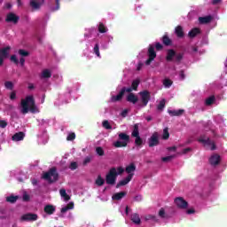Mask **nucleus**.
Listing matches in <instances>:
<instances>
[{"instance_id":"79ce46f5","label":"nucleus","mask_w":227,"mask_h":227,"mask_svg":"<svg viewBox=\"0 0 227 227\" xmlns=\"http://www.w3.org/2000/svg\"><path fill=\"white\" fill-rule=\"evenodd\" d=\"M162 139H169V131H168V128H165L163 129Z\"/></svg>"},{"instance_id":"9b49d317","label":"nucleus","mask_w":227,"mask_h":227,"mask_svg":"<svg viewBox=\"0 0 227 227\" xmlns=\"http://www.w3.org/2000/svg\"><path fill=\"white\" fill-rule=\"evenodd\" d=\"M148 57L149 59L145 61V65H150L152 61L157 58V53H155V48L153 45H150L149 50H148Z\"/></svg>"},{"instance_id":"f257e3e1","label":"nucleus","mask_w":227,"mask_h":227,"mask_svg":"<svg viewBox=\"0 0 227 227\" xmlns=\"http://www.w3.org/2000/svg\"><path fill=\"white\" fill-rule=\"evenodd\" d=\"M21 113L27 114V113H38V107L35 104V98L33 96H27L26 98L21 100Z\"/></svg>"},{"instance_id":"4468645a","label":"nucleus","mask_w":227,"mask_h":227,"mask_svg":"<svg viewBox=\"0 0 227 227\" xmlns=\"http://www.w3.org/2000/svg\"><path fill=\"white\" fill-rule=\"evenodd\" d=\"M24 137H26V133L20 131L12 137V140L15 143H19V141H24Z\"/></svg>"},{"instance_id":"3c124183","label":"nucleus","mask_w":227,"mask_h":227,"mask_svg":"<svg viewBox=\"0 0 227 227\" xmlns=\"http://www.w3.org/2000/svg\"><path fill=\"white\" fill-rule=\"evenodd\" d=\"M183 58H184L183 53H178V54L176 53V57H175L176 61H182Z\"/></svg>"},{"instance_id":"6e6d98bb","label":"nucleus","mask_w":227,"mask_h":227,"mask_svg":"<svg viewBox=\"0 0 227 227\" xmlns=\"http://www.w3.org/2000/svg\"><path fill=\"white\" fill-rule=\"evenodd\" d=\"M7 125H8V122H6V121L0 120V128L1 129H6Z\"/></svg>"},{"instance_id":"ddd939ff","label":"nucleus","mask_w":227,"mask_h":227,"mask_svg":"<svg viewBox=\"0 0 227 227\" xmlns=\"http://www.w3.org/2000/svg\"><path fill=\"white\" fill-rule=\"evenodd\" d=\"M139 95L141 97V101L144 104V107L148 106V102L150 101V92L144 90L139 92Z\"/></svg>"},{"instance_id":"13d9d810","label":"nucleus","mask_w":227,"mask_h":227,"mask_svg":"<svg viewBox=\"0 0 227 227\" xmlns=\"http://www.w3.org/2000/svg\"><path fill=\"white\" fill-rule=\"evenodd\" d=\"M56 7L51 8V12H58L59 10V0H56Z\"/></svg>"},{"instance_id":"2eb2a0df","label":"nucleus","mask_w":227,"mask_h":227,"mask_svg":"<svg viewBox=\"0 0 227 227\" xmlns=\"http://www.w3.org/2000/svg\"><path fill=\"white\" fill-rule=\"evenodd\" d=\"M157 145H159V134L154 133L149 138V146L152 148L153 146H157Z\"/></svg>"},{"instance_id":"58836bf2","label":"nucleus","mask_w":227,"mask_h":227,"mask_svg":"<svg viewBox=\"0 0 227 227\" xmlns=\"http://www.w3.org/2000/svg\"><path fill=\"white\" fill-rule=\"evenodd\" d=\"M17 200H19L18 196H9L6 198V201H8L9 203H15Z\"/></svg>"},{"instance_id":"4d7b16f0","label":"nucleus","mask_w":227,"mask_h":227,"mask_svg":"<svg viewBox=\"0 0 227 227\" xmlns=\"http://www.w3.org/2000/svg\"><path fill=\"white\" fill-rule=\"evenodd\" d=\"M173 160V156H167V157L161 158V160L163 162H169V160Z\"/></svg>"},{"instance_id":"37998d69","label":"nucleus","mask_w":227,"mask_h":227,"mask_svg":"<svg viewBox=\"0 0 227 227\" xmlns=\"http://www.w3.org/2000/svg\"><path fill=\"white\" fill-rule=\"evenodd\" d=\"M102 125H103L104 129H106V130H111V129H113L111 124H109V121H104Z\"/></svg>"},{"instance_id":"e2e57ef3","label":"nucleus","mask_w":227,"mask_h":227,"mask_svg":"<svg viewBox=\"0 0 227 227\" xmlns=\"http://www.w3.org/2000/svg\"><path fill=\"white\" fill-rule=\"evenodd\" d=\"M10 98L11 100H15V98H17V94L15 93V91L11 93Z\"/></svg>"},{"instance_id":"72a5a7b5","label":"nucleus","mask_w":227,"mask_h":227,"mask_svg":"<svg viewBox=\"0 0 227 227\" xmlns=\"http://www.w3.org/2000/svg\"><path fill=\"white\" fill-rule=\"evenodd\" d=\"M215 102V97L210 96L209 98H206L205 106H212Z\"/></svg>"},{"instance_id":"7c9ffc66","label":"nucleus","mask_w":227,"mask_h":227,"mask_svg":"<svg viewBox=\"0 0 227 227\" xmlns=\"http://www.w3.org/2000/svg\"><path fill=\"white\" fill-rule=\"evenodd\" d=\"M68 210H74V202H70L69 204H67V206H64L61 208V213L65 214L66 212H68Z\"/></svg>"},{"instance_id":"f3484780","label":"nucleus","mask_w":227,"mask_h":227,"mask_svg":"<svg viewBox=\"0 0 227 227\" xmlns=\"http://www.w3.org/2000/svg\"><path fill=\"white\" fill-rule=\"evenodd\" d=\"M19 16H17L15 13L11 12L7 14L6 17V22H13V24H17L19 22Z\"/></svg>"},{"instance_id":"aec40b11","label":"nucleus","mask_w":227,"mask_h":227,"mask_svg":"<svg viewBox=\"0 0 227 227\" xmlns=\"http://www.w3.org/2000/svg\"><path fill=\"white\" fill-rule=\"evenodd\" d=\"M221 161V156L218 154L212 155L209 159V162L212 166H217L219 162Z\"/></svg>"},{"instance_id":"473e14b6","label":"nucleus","mask_w":227,"mask_h":227,"mask_svg":"<svg viewBox=\"0 0 227 227\" xmlns=\"http://www.w3.org/2000/svg\"><path fill=\"white\" fill-rule=\"evenodd\" d=\"M159 217H160V219H168V217H169L168 215V214H166V210L164 209V207H161L158 213Z\"/></svg>"},{"instance_id":"393cba45","label":"nucleus","mask_w":227,"mask_h":227,"mask_svg":"<svg viewBox=\"0 0 227 227\" xmlns=\"http://www.w3.org/2000/svg\"><path fill=\"white\" fill-rule=\"evenodd\" d=\"M52 75V73L49 69H43L41 74V79H50Z\"/></svg>"},{"instance_id":"4c0bfd02","label":"nucleus","mask_w":227,"mask_h":227,"mask_svg":"<svg viewBox=\"0 0 227 227\" xmlns=\"http://www.w3.org/2000/svg\"><path fill=\"white\" fill-rule=\"evenodd\" d=\"M105 182L106 181L104 180V178H102V176H98L96 180V185H98L99 187H101V185H104Z\"/></svg>"},{"instance_id":"f704fd0d","label":"nucleus","mask_w":227,"mask_h":227,"mask_svg":"<svg viewBox=\"0 0 227 227\" xmlns=\"http://www.w3.org/2000/svg\"><path fill=\"white\" fill-rule=\"evenodd\" d=\"M184 113V110H168L170 116H180Z\"/></svg>"},{"instance_id":"423d86ee","label":"nucleus","mask_w":227,"mask_h":227,"mask_svg":"<svg viewBox=\"0 0 227 227\" xmlns=\"http://www.w3.org/2000/svg\"><path fill=\"white\" fill-rule=\"evenodd\" d=\"M58 172L56 171V168H51L48 172H45L43 175V180H46V182H49V184H52L53 182H57L58 180Z\"/></svg>"},{"instance_id":"e433bc0d","label":"nucleus","mask_w":227,"mask_h":227,"mask_svg":"<svg viewBox=\"0 0 227 227\" xmlns=\"http://www.w3.org/2000/svg\"><path fill=\"white\" fill-rule=\"evenodd\" d=\"M215 121H216V123H219L222 126L224 125V120L223 119V116H221V115L215 116Z\"/></svg>"},{"instance_id":"774afa93","label":"nucleus","mask_w":227,"mask_h":227,"mask_svg":"<svg viewBox=\"0 0 227 227\" xmlns=\"http://www.w3.org/2000/svg\"><path fill=\"white\" fill-rule=\"evenodd\" d=\"M91 158L90 157H86L85 160H83V164H88L89 162H90Z\"/></svg>"},{"instance_id":"8fccbe9b","label":"nucleus","mask_w":227,"mask_h":227,"mask_svg":"<svg viewBox=\"0 0 227 227\" xmlns=\"http://www.w3.org/2000/svg\"><path fill=\"white\" fill-rule=\"evenodd\" d=\"M67 139V141H74V139H75V133H69Z\"/></svg>"},{"instance_id":"cd10ccee","label":"nucleus","mask_w":227,"mask_h":227,"mask_svg":"<svg viewBox=\"0 0 227 227\" xmlns=\"http://www.w3.org/2000/svg\"><path fill=\"white\" fill-rule=\"evenodd\" d=\"M212 21V16H205V17H200L199 22L200 24H208V22Z\"/></svg>"},{"instance_id":"6ab92c4d","label":"nucleus","mask_w":227,"mask_h":227,"mask_svg":"<svg viewBox=\"0 0 227 227\" xmlns=\"http://www.w3.org/2000/svg\"><path fill=\"white\" fill-rule=\"evenodd\" d=\"M128 93L129 94H128V96L126 98V100L128 102H130V104H136L139 100L137 96H136L134 93H132V92H128Z\"/></svg>"},{"instance_id":"0e129e2a","label":"nucleus","mask_w":227,"mask_h":227,"mask_svg":"<svg viewBox=\"0 0 227 227\" xmlns=\"http://www.w3.org/2000/svg\"><path fill=\"white\" fill-rule=\"evenodd\" d=\"M179 79H180L181 81H184V79H185V74H184V71H181V72L179 73Z\"/></svg>"},{"instance_id":"f8f14e48","label":"nucleus","mask_w":227,"mask_h":227,"mask_svg":"<svg viewBox=\"0 0 227 227\" xmlns=\"http://www.w3.org/2000/svg\"><path fill=\"white\" fill-rule=\"evenodd\" d=\"M175 204L177 208H181L182 210H185V208L189 207V204L187 203V201H185V200H184V198L182 197L176 198L175 200Z\"/></svg>"},{"instance_id":"052dcab7","label":"nucleus","mask_w":227,"mask_h":227,"mask_svg":"<svg viewBox=\"0 0 227 227\" xmlns=\"http://www.w3.org/2000/svg\"><path fill=\"white\" fill-rule=\"evenodd\" d=\"M189 152H191V148H185L179 153H181L182 155H185V153H189Z\"/></svg>"},{"instance_id":"c9c22d12","label":"nucleus","mask_w":227,"mask_h":227,"mask_svg":"<svg viewBox=\"0 0 227 227\" xmlns=\"http://www.w3.org/2000/svg\"><path fill=\"white\" fill-rule=\"evenodd\" d=\"M173 84V81H171L170 79L166 78L165 80H163V86L165 88H171Z\"/></svg>"},{"instance_id":"bf43d9fd","label":"nucleus","mask_w":227,"mask_h":227,"mask_svg":"<svg viewBox=\"0 0 227 227\" xmlns=\"http://www.w3.org/2000/svg\"><path fill=\"white\" fill-rule=\"evenodd\" d=\"M186 214H188V215H192L193 214H196V210H194V208H190L186 210Z\"/></svg>"},{"instance_id":"4be33fe9","label":"nucleus","mask_w":227,"mask_h":227,"mask_svg":"<svg viewBox=\"0 0 227 227\" xmlns=\"http://www.w3.org/2000/svg\"><path fill=\"white\" fill-rule=\"evenodd\" d=\"M130 220L132 221V223H134V224H137V226H139V224H141V217H139V215H137V213L132 214Z\"/></svg>"},{"instance_id":"2f4dec72","label":"nucleus","mask_w":227,"mask_h":227,"mask_svg":"<svg viewBox=\"0 0 227 227\" xmlns=\"http://www.w3.org/2000/svg\"><path fill=\"white\" fill-rule=\"evenodd\" d=\"M131 136L133 137H139V124H135L133 131L131 133Z\"/></svg>"},{"instance_id":"864d4df0","label":"nucleus","mask_w":227,"mask_h":227,"mask_svg":"<svg viewBox=\"0 0 227 227\" xmlns=\"http://www.w3.org/2000/svg\"><path fill=\"white\" fill-rule=\"evenodd\" d=\"M96 153H98V155H100L102 157V155H104V149H102V147H97Z\"/></svg>"},{"instance_id":"5fc2aeb1","label":"nucleus","mask_w":227,"mask_h":227,"mask_svg":"<svg viewBox=\"0 0 227 227\" xmlns=\"http://www.w3.org/2000/svg\"><path fill=\"white\" fill-rule=\"evenodd\" d=\"M11 61H12V63H15V65H19V59H17V56L15 55L11 56Z\"/></svg>"},{"instance_id":"49530a36","label":"nucleus","mask_w":227,"mask_h":227,"mask_svg":"<svg viewBox=\"0 0 227 227\" xmlns=\"http://www.w3.org/2000/svg\"><path fill=\"white\" fill-rule=\"evenodd\" d=\"M163 43L165 45H171V39H169V37L164 35L163 36Z\"/></svg>"},{"instance_id":"a18cd8bd","label":"nucleus","mask_w":227,"mask_h":227,"mask_svg":"<svg viewBox=\"0 0 227 227\" xmlns=\"http://www.w3.org/2000/svg\"><path fill=\"white\" fill-rule=\"evenodd\" d=\"M4 86L6 90H13V82H5Z\"/></svg>"},{"instance_id":"412c9836","label":"nucleus","mask_w":227,"mask_h":227,"mask_svg":"<svg viewBox=\"0 0 227 227\" xmlns=\"http://www.w3.org/2000/svg\"><path fill=\"white\" fill-rule=\"evenodd\" d=\"M67 90L68 93L60 96V100H62L63 104H68V102H70V93H72V89H67Z\"/></svg>"},{"instance_id":"680f3d73","label":"nucleus","mask_w":227,"mask_h":227,"mask_svg":"<svg viewBox=\"0 0 227 227\" xmlns=\"http://www.w3.org/2000/svg\"><path fill=\"white\" fill-rule=\"evenodd\" d=\"M123 209L125 210V212H124L125 215H129V211L130 210V209H129V207L126 206L124 207H121V210H123Z\"/></svg>"},{"instance_id":"09e8293b","label":"nucleus","mask_w":227,"mask_h":227,"mask_svg":"<svg viewBox=\"0 0 227 227\" xmlns=\"http://www.w3.org/2000/svg\"><path fill=\"white\" fill-rule=\"evenodd\" d=\"M136 137L135 144L137 146H140V145H143V139H141V137Z\"/></svg>"},{"instance_id":"b1692460","label":"nucleus","mask_w":227,"mask_h":227,"mask_svg":"<svg viewBox=\"0 0 227 227\" xmlns=\"http://www.w3.org/2000/svg\"><path fill=\"white\" fill-rule=\"evenodd\" d=\"M127 196V192H120L113 195L112 199L115 200L116 201H119V200H121L122 198H125Z\"/></svg>"},{"instance_id":"1a4fd4ad","label":"nucleus","mask_w":227,"mask_h":227,"mask_svg":"<svg viewBox=\"0 0 227 227\" xmlns=\"http://www.w3.org/2000/svg\"><path fill=\"white\" fill-rule=\"evenodd\" d=\"M91 46H92V50H91L92 54H94L96 58H98V59H101L102 55H100V43H98V41H94Z\"/></svg>"},{"instance_id":"9d476101","label":"nucleus","mask_w":227,"mask_h":227,"mask_svg":"<svg viewBox=\"0 0 227 227\" xmlns=\"http://www.w3.org/2000/svg\"><path fill=\"white\" fill-rule=\"evenodd\" d=\"M10 49H12L10 46L0 49V67L3 65L4 59L10 56Z\"/></svg>"},{"instance_id":"0eeeda50","label":"nucleus","mask_w":227,"mask_h":227,"mask_svg":"<svg viewBox=\"0 0 227 227\" xmlns=\"http://www.w3.org/2000/svg\"><path fill=\"white\" fill-rule=\"evenodd\" d=\"M199 143H202V145H204V146H207V148H208L209 150H215V144L214 143V141L210 140V138L207 137H200Z\"/></svg>"},{"instance_id":"69168bd1","label":"nucleus","mask_w":227,"mask_h":227,"mask_svg":"<svg viewBox=\"0 0 227 227\" xmlns=\"http://www.w3.org/2000/svg\"><path fill=\"white\" fill-rule=\"evenodd\" d=\"M155 47H156V50H157V51H161V49H162V44H160V43H157L155 44Z\"/></svg>"},{"instance_id":"bb28decb","label":"nucleus","mask_w":227,"mask_h":227,"mask_svg":"<svg viewBox=\"0 0 227 227\" xmlns=\"http://www.w3.org/2000/svg\"><path fill=\"white\" fill-rule=\"evenodd\" d=\"M176 56V53L173 50H168L167 53V61H173Z\"/></svg>"},{"instance_id":"39448f33","label":"nucleus","mask_w":227,"mask_h":227,"mask_svg":"<svg viewBox=\"0 0 227 227\" xmlns=\"http://www.w3.org/2000/svg\"><path fill=\"white\" fill-rule=\"evenodd\" d=\"M129 141H130V137L125 133L119 134V140L114 142V146L115 148H123L129 145Z\"/></svg>"},{"instance_id":"f03ea898","label":"nucleus","mask_w":227,"mask_h":227,"mask_svg":"<svg viewBox=\"0 0 227 227\" xmlns=\"http://www.w3.org/2000/svg\"><path fill=\"white\" fill-rule=\"evenodd\" d=\"M141 82V81L137 78L135 79L132 82L131 87H128V88H122L121 90V91L119 92V94L117 96H112L111 97V102H119V100H121V98H123V95H125V93H130L136 90H137V86H139V83Z\"/></svg>"},{"instance_id":"c85d7f7f","label":"nucleus","mask_w":227,"mask_h":227,"mask_svg":"<svg viewBox=\"0 0 227 227\" xmlns=\"http://www.w3.org/2000/svg\"><path fill=\"white\" fill-rule=\"evenodd\" d=\"M175 33L178 38H184V28L181 26L175 28Z\"/></svg>"},{"instance_id":"de8ad7c7","label":"nucleus","mask_w":227,"mask_h":227,"mask_svg":"<svg viewBox=\"0 0 227 227\" xmlns=\"http://www.w3.org/2000/svg\"><path fill=\"white\" fill-rule=\"evenodd\" d=\"M205 130H211L213 132V134H215V132L214 131V129H212V122L211 121H208L207 123Z\"/></svg>"},{"instance_id":"c756f323","label":"nucleus","mask_w":227,"mask_h":227,"mask_svg":"<svg viewBox=\"0 0 227 227\" xmlns=\"http://www.w3.org/2000/svg\"><path fill=\"white\" fill-rule=\"evenodd\" d=\"M200 33L201 31L200 30V28L195 27L188 33V35L190 38H194V36H196L197 35H200Z\"/></svg>"},{"instance_id":"a211bd4d","label":"nucleus","mask_w":227,"mask_h":227,"mask_svg":"<svg viewBox=\"0 0 227 227\" xmlns=\"http://www.w3.org/2000/svg\"><path fill=\"white\" fill-rule=\"evenodd\" d=\"M45 1L44 0H31L30 1V6L34 9V10H39V8L42 6V4H43Z\"/></svg>"},{"instance_id":"338daca9","label":"nucleus","mask_w":227,"mask_h":227,"mask_svg":"<svg viewBox=\"0 0 227 227\" xmlns=\"http://www.w3.org/2000/svg\"><path fill=\"white\" fill-rule=\"evenodd\" d=\"M27 89L30 90H35V83L29 82Z\"/></svg>"},{"instance_id":"20e7f679","label":"nucleus","mask_w":227,"mask_h":227,"mask_svg":"<svg viewBox=\"0 0 227 227\" xmlns=\"http://www.w3.org/2000/svg\"><path fill=\"white\" fill-rule=\"evenodd\" d=\"M134 171H136V165L134 163L129 164L126 167V173H128V176L125 179H122L117 184V187H121L122 185H127L130 180H132V176H134Z\"/></svg>"},{"instance_id":"6e6552de","label":"nucleus","mask_w":227,"mask_h":227,"mask_svg":"<svg viewBox=\"0 0 227 227\" xmlns=\"http://www.w3.org/2000/svg\"><path fill=\"white\" fill-rule=\"evenodd\" d=\"M49 141V135H47V131L44 129L43 131H39L37 134V142L39 145H47Z\"/></svg>"},{"instance_id":"a19ab883","label":"nucleus","mask_w":227,"mask_h":227,"mask_svg":"<svg viewBox=\"0 0 227 227\" xmlns=\"http://www.w3.org/2000/svg\"><path fill=\"white\" fill-rule=\"evenodd\" d=\"M18 53L20 54V56H22V58L29 56V51L26 50H19Z\"/></svg>"},{"instance_id":"ea45409f","label":"nucleus","mask_w":227,"mask_h":227,"mask_svg":"<svg viewBox=\"0 0 227 227\" xmlns=\"http://www.w3.org/2000/svg\"><path fill=\"white\" fill-rule=\"evenodd\" d=\"M98 31L100 33H107L108 29L104 26L103 23L98 24Z\"/></svg>"},{"instance_id":"5701e85b","label":"nucleus","mask_w":227,"mask_h":227,"mask_svg":"<svg viewBox=\"0 0 227 227\" xmlns=\"http://www.w3.org/2000/svg\"><path fill=\"white\" fill-rule=\"evenodd\" d=\"M59 194L61 196V199L63 200V201H69L70 200V195H68L67 193V190L65 189H60L59 190Z\"/></svg>"},{"instance_id":"603ef678","label":"nucleus","mask_w":227,"mask_h":227,"mask_svg":"<svg viewBox=\"0 0 227 227\" xmlns=\"http://www.w3.org/2000/svg\"><path fill=\"white\" fill-rule=\"evenodd\" d=\"M77 168H78V165H77V162L75 161L71 162V164L69 165V168H71L72 170L77 169Z\"/></svg>"},{"instance_id":"c03bdc74","label":"nucleus","mask_w":227,"mask_h":227,"mask_svg":"<svg viewBox=\"0 0 227 227\" xmlns=\"http://www.w3.org/2000/svg\"><path fill=\"white\" fill-rule=\"evenodd\" d=\"M165 106H166V101H165L164 99H162V100L159 103V105H158V110H159V111H162L163 108L165 107Z\"/></svg>"},{"instance_id":"7ed1b4c3","label":"nucleus","mask_w":227,"mask_h":227,"mask_svg":"<svg viewBox=\"0 0 227 227\" xmlns=\"http://www.w3.org/2000/svg\"><path fill=\"white\" fill-rule=\"evenodd\" d=\"M124 171L125 170L121 167H118L117 168H113L106 176V184H108V185L114 184V182H116V176H118V175H121Z\"/></svg>"},{"instance_id":"a878e982","label":"nucleus","mask_w":227,"mask_h":227,"mask_svg":"<svg viewBox=\"0 0 227 227\" xmlns=\"http://www.w3.org/2000/svg\"><path fill=\"white\" fill-rule=\"evenodd\" d=\"M55 211H56V207H54V206L52 205H47L44 207V212L46 214H49V215H51V214H54Z\"/></svg>"},{"instance_id":"dca6fc26","label":"nucleus","mask_w":227,"mask_h":227,"mask_svg":"<svg viewBox=\"0 0 227 227\" xmlns=\"http://www.w3.org/2000/svg\"><path fill=\"white\" fill-rule=\"evenodd\" d=\"M38 215L36 214H26L21 216V221H36Z\"/></svg>"}]
</instances>
